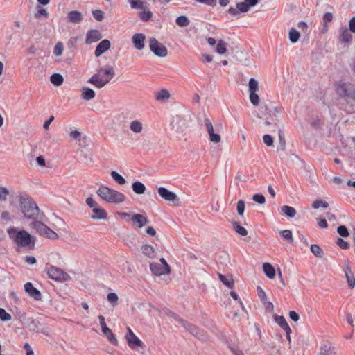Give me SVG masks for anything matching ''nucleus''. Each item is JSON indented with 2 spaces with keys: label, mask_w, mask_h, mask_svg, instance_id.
<instances>
[{
  "label": "nucleus",
  "mask_w": 355,
  "mask_h": 355,
  "mask_svg": "<svg viewBox=\"0 0 355 355\" xmlns=\"http://www.w3.org/2000/svg\"><path fill=\"white\" fill-rule=\"evenodd\" d=\"M258 3V0H244L243 2L236 3V8L241 12H248L251 7L254 6Z\"/></svg>",
  "instance_id": "nucleus-18"
},
{
  "label": "nucleus",
  "mask_w": 355,
  "mask_h": 355,
  "mask_svg": "<svg viewBox=\"0 0 355 355\" xmlns=\"http://www.w3.org/2000/svg\"><path fill=\"white\" fill-rule=\"evenodd\" d=\"M43 236L50 239H58L59 237L58 234L48 226Z\"/></svg>",
  "instance_id": "nucleus-46"
},
{
  "label": "nucleus",
  "mask_w": 355,
  "mask_h": 355,
  "mask_svg": "<svg viewBox=\"0 0 355 355\" xmlns=\"http://www.w3.org/2000/svg\"><path fill=\"white\" fill-rule=\"evenodd\" d=\"M132 188L133 191L137 194H143L146 191L145 185L139 181L134 182Z\"/></svg>",
  "instance_id": "nucleus-31"
},
{
  "label": "nucleus",
  "mask_w": 355,
  "mask_h": 355,
  "mask_svg": "<svg viewBox=\"0 0 355 355\" xmlns=\"http://www.w3.org/2000/svg\"><path fill=\"white\" fill-rule=\"evenodd\" d=\"M197 2L214 7L216 6L217 0H196Z\"/></svg>",
  "instance_id": "nucleus-62"
},
{
  "label": "nucleus",
  "mask_w": 355,
  "mask_h": 355,
  "mask_svg": "<svg viewBox=\"0 0 355 355\" xmlns=\"http://www.w3.org/2000/svg\"><path fill=\"white\" fill-rule=\"evenodd\" d=\"M107 300L113 306H115L117 304L119 298L115 293H109L107 295Z\"/></svg>",
  "instance_id": "nucleus-47"
},
{
  "label": "nucleus",
  "mask_w": 355,
  "mask_h": 355,
  "mask_svg": "<svg viewBox=\"0 0 355 355\" xmlns=\"http://www.w3.org/2000/svg\"><path fill=\"white\" fill-rule=\"evenodd\" d=\"M263 142L268 146H272L273 145V138L270 135H264L263 137Z\"/></svg>",
  "instance_id": "nucleus-59"
},
{
  "label": "nucleus",
  "mask_w": 355,
  "mask_h": 355,
  "mask_svg": "<svg viewBox=\"0 0 355 355\" xmlns=\"http://www.w3.org/2000/svg\"><path fill=\"white\" fill-rule=\"evenodd\" d=\"M12 318L10 314L7 313L5 309L0 308V320L2 321H8Z\"/></svg>",
  "instance_id": "nucleus-53"
},
{
  "label": "nucleus",
  "mask_w": 355,
  "mask_h": 355,
  "mask_svg": "<svg viewBox=\"0 0 355 355\" xmlns=\"http://www.w3.org/2000/svg\"><path fill=\"white\" fill-rule=\"evenodd\" d=\"M141 251H142V253L149 257V258H154L155 257L156 254H155V250L154 249V248L150 245H144L141 247Z\"/></svg>",
  "instance_id": "nucleus-28"
},
{
  "label": "nucleus",
  "mask_w": 355,
  "mask_h": 355,
  "mask_svg": "<svg viewBox=\"0 0 355 355\" xmlns=\"http://www.w3.org/2000/svg\"><path fill=\"white\" fill-rule=\"evenodd\" d=\"M248 87L250 101L253 105L257 106L259 104V97L256 93L259 89L258 81L253 78H250L248 83Z\"/></svg>",
  "instance_id": "nucleus-7"
},
{
  "label": "nucleus",
  "mask_w": 355,
  "mask_h": 355,
  "mask_svg": "<svg viewBox=\"0 0 355 355\" xmlns=\"http://www.w3.org/2000/svg\"><path fill=\"white\" fill-rule=\"evenodd\" d=\"M141 10L139 15L141 20L145 22L149 21L153 17V12L150 10V6Z\"/></svg>",
  "instance_id": "nucleus-33"
},
{
  "label": "nucleus",
  "mask_w": 355,
  "mask_h": 355,
  "mask_svg": "<svg viewBox=\"0 0 355 355\" xmlns=\"http://www.w3.org/2000/svg\"><path fill=\"white\" fill-rule=\"evenodd\" d=\"M110 175H111V177L112 178V179L114 181H116L119 184L123 185V184H125V182H126L125 179L121 175H120L119 173H117L116 171H112Z\"/></svg>",
  "instance_id": "nucleus-41"
},
{
  "label": "nucleus",
  "mask_w": 355,
  "mask_h": 355,
  "mask_svg": "<svg viewBox=\"0 0 355 355\" xmlns=\"http://www.w3.org/2000/svg\"><path fill=\"white\" fill-rule=\"evenodd\" d=\"M30 328L36 333H42L46 336H50L51 332V329L49 326L40 322L37 320L33 319L31 321Z\"/></svg>",
  "instance_id": "nucleus-8"
},
{
  "label": "nucleus",
  "mask_w": 355,
  "mask_h": 355,
  "mask_svg": "<svg viewBox=\"0 0 355 355\" xmlns=\"http://www.w3.org/2000/svg\"><path fill=\"white\" fill-rule=\"evenodd\" d=\"M96 193L103 200L109 203L119 204L126 199L123 193L105 185L100 186Z\"/></svg>",
  "instance_id": "nucleus-4"
},
{
  "label": "nucleus",
  "mask_w": 355,
  "mask_h": 355,
  "mask_svg": "<svg viewBox=\"0 0 355 355\" xmlns=\"http://www.w3.org/2000/svg\"><path fill=\"white\" fill-rule=\"evenodd\" d=\"M110 42L108 40L105 39L102 40L100 43H98L95 49V56L97 58L101 56L103 53L106 52L110 48Z\"/></svg>",
  "instance_id": "nucleus-19"
},
{
  "label": "nucleus",
  "mask_w": 355,
  "mask_h": 355,
  "mask_svg": "<svg viewBox=\"0 0 355 355\" xmlns=\"http://www.w3.org/2000/svg\"><path fill=\"white\" fill-rule=\"evenodd\" d=\"M282 213L289 218H293L296 214V210L294 207L284 205L281 208Z\"/></svg>",
  "instance_id": "nucleus-36"
},
{
  "label": "nucleus",
  "mask_w": 355,
  "mask_h": 355,
  "mask_svg": "<svg viewBox=\"0 0 355 355\" xmlns=\"http://www.w3.org/2000/svg\"><path fill=\"white\" fill-rule=\"evenodd\" d=\"M150 269L151 272L157 276H161L170 272V270L167 269L166 266H163V265L159 264V263L154 262L150 263Z\"/></svg>",
  "instance_id": "nucleus-16"
},
{
  "label": "nucleus",
  "mask_w": 355,
  "mask_h": 355,
  "mask_svg": "<svg viewBox=\"0 0 355 355\" xmlns=\"http://www.w3.org/2000/svg\"><path fill=\"white\" fill-rule=\"evenodd\" d=\"M146 37L143 33H136L132 37V41L135 49L142 50L144 47Z\"/></svg>",
  "instance_id": "nucleus-20"
},
{
  "label": "nucleus",
  "mask_w": 355,
  "mask_h": 355,
  "mask_svg": "<svg viewBox=\"0 0 355 355\" xmlns=\"http://www.w3.org/2000/svg\"><path fill=\"white\" fill-rule=\"evenodd\" d=\"M313 207L314 209H318L319 207H322L323 208H327L329 205L327 202L322 200H315L313 203Z\"/></svg>",
  "instance_id": "nucleus-51"
},
{
  "label": "nucleus",
  "mask_w": 355,
  "mask_h": 355,
  "mask_svg": "<svg viewBox=\"0 0 355 355\" xmlns=\"http://www.w3.org/2000/svg\"><path fill=\"white\" fill-rule=\"evenodd\" d=\"M78 41V37H71L68 40L67 45L69 49H75V48H76Z\"/></svg>",
  "instance_id": "nucleus-54"
},
{
  "label": "nucleus",
  "mask_w": 355,
  "mask_h": 355,
  "mask_svg": "<svg viewBox=\"0 0 355 355\" xmlns=\"http://www.w3.org/2000/svg\"><path fill=\"white\" fill-rule=\"evenodd\" d=\"M9 194V191L6 187H0V200L5 201Z\"/></svg>",
  "instance_id": "nucleus-56"
},
{
  "label": "nucleus",
  "mask_w": 355,
  "mask_h": 355,
  "mask_svg": "<svg viewBox=\"0 0 355 355\" xmlns=\"http://www.w3.org/2000/svg\"><path fill=\"white\" fill-rule=\"evenodd\" d=\"M352 39V35L347 28H341L340 29V41L343 42H349Z\"/></svg>",
  "instance_id": "nucleus-34"
},
{
  "label": "nucleus",
  "mask_w": 355,
  "mask_h": 355,
  "mask_svg": "<svg viewBox=\"0 0 355 355\" xmlns=\"http://www.w3.org/2000/svg\"><path fill=\"white\" fill-rule=\"evenodd\" d=\"M130 129L135 133H140L143 130V125L139 121L134 120L130 123Z\"/></svg>",
  "instance_id": "nucleus-35"
},
{
  "label": "nucleus",
  "mask_w": 355,
  "mask_h": 355,
  "mask_svg": "<svg viewBox=\"0 0 355 355\" xmlns=\"http://www.w3.org/2000/svg\"><path fill=\"white\" fill-rule=\"evenodd\" d=\"M350 85L351 84L349 83L339 81L335 84V91L340 97L349 98L351 92Z\"/></svg>",
  "instance_id": "nucleus-9"
},
{
  "label": "nucleus",
  "mask_w": 355,
  "mask_h": 355,
  "mask_svg": "<svg viewBox=\"0 0 355 355\" xmlns=\"http://www.w3.org/2000/svg\"><path fill=\"white\" fill-rule=\"evenodd\" d=\"M102 332L103 335L107 337L108 341L110 343H112L114 345H118V340L114 334L112 333V331L110 328H104V329L102 330Z\"/></svg>",
  "instance_id": "nucleus-27"
},
{
  "label": "nucleus",
  "mask_w": 355,
  "mask_h": 355,
  "mask_svg": "<svg viewBox=\"0 0 355 355\" xmlns=\"http://www.w3.org/2000/svg\"><path fill=\"white\" fill-rule=\"evenodd\" d=\"M216 51L218 54H224L227 51V43L223 40H218L216 49Z\"/></svg>",
  "instance_id": "nucleus-40"
},
{
  "label": "nucleus",
  "mask_w": 355,
  "mask_h": 355,
  "mask_svg": "<svg viewBox=\"0 0 355 355\" xmlns=\"http://www.w3.org/2000/svg\"><path fill=\"white\" fill-rule=\"evenodd\" d=\"M95 97V92L88 87H83L81 89V98L85 101H89L93 99Z\"/></svg>",
  "instance_id": "nucleus-26"
},
{
  "label": "nucleus",
  "mask_w": 355,
  "mask_h": 355,
  "mask_svg": "<svg viewBox=\"0 0 355 355\" xmlns=\"http://www.w3.org/2000/svg\"><path fill=\"white\" fill-rule=\"evenodd\" d=\"M67 19L71 24H80L83 20V15L80 11L71 10L67 13Z\"/></svg>",
  "instance_id": "nucleus-17"
},
{
  "label": "nucleus",
  "mask_w": 355,
  "mask_h": 355,
  "mask_svg": "<svg viewBox=\"0 0 355 355\" xmlns=\"http://www.w3.org/2000/svg\"><path fill=\"white\" fill-rule=\"evenodd\" d=\"M245 202L242 200H239L237 202V206H236V210H237L239 215H240V216L243 215V213L245 211Z\"/></svg>",
  "instance_id": "nucleus-52"
},
{
  "label": "nucleus",
  "mask_w": 355,
  "mask_h": 355,
  "mask_svg": "<svg viewBox=\"0 0 355 355\" xmlns=\"http://www.w3.org/2000/svg\"><path fill=\"white\" fill-rule=\"evenodd\" d=\"M233 227H234V231L236 233H238L239 234H240L241 236H246L248 234L247 230L245 227L241 226L236 222H234L233 223Z\"/></svg>",
  "instance_id": "nucleus-45"
},
{
  "label": "nucleus",
  "mask_w": 355,
  "mask_h": 355,
  "mask_svg": "<svg viewBox=\"0 0 355 355\" xmlns=\"http://www.w3.org/2000/svg\"><path fill=\"white\" fill-rule=\"evenodd\" d=\"M130 220L132 222L135 228L140 229L149 223V220L146 214H135L131 216Z\"/></svg>",
  "instance_id": "nucleus-11"
},
{
  "label": "nucleus",
  "mask_w": 355,
  "mask_h": 355,
  "mask_svg": "<svg viewBox=\"0 0 355 355\" xmlns=\"http://www.w3.org/2000/svg\"><path fill=\"white\" fill-rule=\"evenodd\" d=\"M263 270L264 273L268 278L272 279L275 277V270L274 267L271 264H270L268 263H263Z\"/></svg>",
  "instance_id": "nucleus-30"
},
{
  "label": "nucleus",
  "mask_w": 355,
  "mask_h": 355,
  "mask_svg": "<svg viewBox=\"0 0 355 355\" xmlns=\"http://www.w3.org/2000/svg\"><path fill=\"white\" fill-rule=\"evenodd\" d=\"M166 313L168 316L173 318L175 320L178 321L180 324L186 325V321L180 318L176 313H173V311L170 310H166Z\"/></svg>",
  "instance_id": "nucleus-48"
},
{
  "label": "nucleus",
  "mask_w": 355,
  "mask_h": 355,
  "mask_svg": "<svg viewBox=\"0 0 355 355\" xmlns=\"http://www.w3.org/2000/svg\"><path fill=\"white\" fill-rule=\"evenodd\" d=\"M125 339L128 346L133 350L144 348V343L134 333H131L130 336H125Z\"/></svg>",
  "instance_id": "nucleus-12"
},
{
  "label": "nucleus",
  "mask_w": 355,
  "mask_h": 355,
  "mask_svg": "<svg viewBox=\"0 0 355 355\" xmlns=\"http://www.w3.org/2000/svg\"><path fill=\"white\" fill-rule=\"evenodd\" d=\"M310 250L311 251V252L316 257H318V258H322V255H323V250H322V248L316 245V244H312L310 247Z\"/></svg>",
  "instance_id": "nucleus-43"
},
{
  "label": "nucleus",
  "mask_w": 355,
  "mask_h": 355,
  "mask_svg": "<svg viewBox=\"0 0 355 355\" xmlns=\"http://www.w3.org/2000/svg\"><path fill=\"white\" fill-rule=\"evenodd\" d=\"M337 245L342 249H348L349 248V245L348 243L345 241H344L343 239L339 238L337 240Z\"/></svg>",
  "instance_id": "nucleus-63"
},
{
  "label": "nucleus",
  "mask_w": 355,
  "mask_h": 355,
  "mask_svg": "<svg viewBox=\"0 0 355 355\" xmlns=\"http://www.w3.org/2000/svg\"><path fill=\"white\" fill-rule=\"evenodd\" d=\"M171 95L167 89H161L155 94V98L158 101H162L169 99Z\"/></svg>",
  "instance_id": "nucleus-29"
},
{
  "label": "nucleus",
  "mask_w": 355,
  "mask_h": 355,
  "mask_svg": "<svg viewBox=\"0 0 355 355\" xmlns=\"http://www.w3.org/2000/svg\"><path fill=\"white\" fill-rule=\"evenodd\" d=\"M20 211L24 218L31 220H42L44 214L39 209L37 203L31 197L20 196L19 198Z\"/></svg>",
  "instance_id": "nucleus-2"
},
{
  "label": "nucleus",
  "mask_w": 355,
  "mask_h": 355,
  "mask_svg": "<svg viewBox=\"0 0 355 355\" xmlns=\"http://www.w3.org/2000/svg\"><path fill=\"white\" fill-rule=\"evenodd\" d=\"M175 22L180 27H186L189 25L190 20L187 16L182 15L176 19Z\"/></svg>",
  "instance_id": "nucleus-38"
},
{
  "label": "nucleus",
  "mask_w": 355,
  "mask_h": 355,
  "mask_svg": "<svg viewBox=\"0 0 355 355\" xmlns=\"http://www.w3.org/2000/svg\"><path fill=\"white\" fill-rule=\"evenodd\" d=\"M252 200L259 204H263L266 202L265 197L262 194H254L252 197Z\"/></svg>",
  "instance_id": "nucleus-57"
},
{
  "label": "nucleus",
  "mask_w": 355,
  "mask_h": 355,
  "mask_svg": "<svg viewBox=\"0 0 355 355\" xmlns=\"http://www.w3.org/2000/svg\"><path fill=\"white\" fill-rule=\"evenodd\" d=\"M344 272L345 275V277L347 280L348 286L349 288H353L355 286V277L353 272L351 270L350 266L349 264H347L345 266Z\"/></svg>",
  "instance_id": "nucleus-21"
},
{
  "label": "nucleus",
  "mask_w": 355,
  "mask_h": 355,
  "mask_svg": "<svg viewBox=\"0 0 355 355\" xmlns=\"http://www.w3.org/2000/svg\"><path fill=\"white\" fill-rule=\"evenodd\" d=\"M204 125L209 135V140L215 144L219 143L221 140V137L218 134L214 133L212 123L207 117L204 120Z\"/></svg>",
  "instance_id": "nucleus-10"
},
{
  "label": "nucleus",
  "mask_w": 355,
  "mask_h": 355,
  "mask_svg": "<svg viewBox=\"0 0 355 355\" xmlns=\"http://www.w3.org/2000/svg\"><path fill=\"white\" fill-rule=\"evenodd\" d=\"M9 238L12 240L18 247L26 248L32 250L34 248L35 238L31 236L27 231L19 230L16 227H10L7 230Z\"/></svg>",
  "instance_id": "nucleus-1"
},
{
  "label": "nucleus",
  "mask_w": 355,
  "mask_h": 355,
  "mask_svg": "<svg viewBox=\"0 0 355 355\" xmlns=\"http://www.w3.org/2000/svg\"><path fill=\"white\" fill-rule=\"evenodd\" d=\"M300 37V33L295 28H292L289 31V40L291 42L295 43L297 42Z\"/></svg>",
  "instance_id": "nucleus-44"
},
{
  "label": "nucleus",
  "mask_w": 355,
  "mask_h": 355,
  "mask_svg": "<svg viewBox=\"0 0 355 355\" xmlns=\"http://www.w3.org/2000/svg\"><path fill=\"white\" fill-rule=\"evenodd\" d=\"M46 271L49 277L57 282H66L70 279V276L67 272L61 268L55 267L53 265H46Z\"/></svg>",
  "instance_id": "nucleus-5"
},
{
  "label": "nucleus",
  "mask_w": 355,
  "mask_h": 355,
  "mask_svg": "<svg viewBox=\"0 0 355 355\" xmlns=\"http://www.w3.org/2000/svg\"><path fill=\"white\" fill-rule=\"evenodd\" d=\"M132 9L143 10L148 6L149 3L142 0H128Z\"/></svg>",
  "instance_id": "nucleus-24"
},
{
  "label": "nucleus",
  "mask_w": 355,
  "mask_h": 355,
  "mask_svg": "<svg viewBox=\"0 0 355 355\" xmlns=\"http://www.w3.org/2000/svg\"><path fill=\"white\" fill-rule=\"evenodd\" d=\"M280 236L285 240L288 241L290 243H293V237L292 232L289 230H281L279 232Z\"/></svg>",
  "instance_id": "nucleus-39"
},
{
  "label": "nucleus",
  "mask_w": 355,
  "mask_h": 355,
  "mask_svg": "<svg viewBox=\"0 0 355 355\" xmlns=\"http://www.w3.org/2000/svg\"><path fill=\"white\" fill-rule=\"evenodd\" d=\"M92 15L98 21H101L104 18V12L101 10H93Z\"/></svg>",
  "instance_id": "nucleus-50"
},
{
  "label": "nucleus",
  "mask_w": 355,
  "mask_h": 355,
  "mask_svg": "<svg viewBox=\"0 0 355 355\" xmlns=\"http://www.w3.org/2000/svg\"><path fill=\"white\" fill-rule=\"evenodd\" d=\"M324 26H327V24L333 20V15L331 12H326L322 17Z\"/></svg>",
  "instance_id": "nucleus-58"
},
{
  "label": "nucleus",
  "mask_w": 355,
  "mask_h": 355,
  "mask_svg": "<svg viewBox=\"0 0 355 355\" xmlns=\"http://www.w3.org/2000/svg\"><path fill=\"white\" fill-rule=\"evenodd\" d=\"M92 212L91 218L94 220L105 219L107 217V211L99 206L93 209Z\"/></svg>",
  "instance_id": "nucleus-22"
},
{
  "label": "nucleus",
  "mask_w": 355,
  "mask_h": 355,
  "mask_svg": "<svg viewBox=\"0 0 355 355\" xmlns=\"http://www.w3.org/2000/svg\"><path fill=\"white\" fill-rule=\"evenodd\" d=\"M274 319L275 321L279 325V327L284 331L288 330L290 329V327L284 316L275 315Z\"/></svg>",
  "instance_id": "nucleus-32"
},
{
  "label": "nucleus",
  "mask_w": 355,
  "mask_h": 355,
  "mask_svg": "<svg viewBox=\"0 0 355 355\" xmlns=\"http://www.w3.org/2000/svg\"><path fill=\"white\" fill-rule=\"evenodd\" d=\"M338 233L343 237L347 236L349 235L348 230L347 227L344 225H340L337 229Z\"/></svg>",
  "instance_id": "nucleus-60"
},
{
  "label": "nucleus",
  "mask_w": 355,
  "mask_h": 355,
  "mask_svg": "<svg viewBox=\"0 0 355 355\" xmlns=\"http://www.w3.org/2000/svg\"><path fill=\"white\" fill-rule=\"evenodd\" d=\"M51 83L55 86H60L64 81L63 77L60 73H53L50 77Z\"/></svg>",
  "instance_id": "nucleus-37"
},
{
  "label": "nucleus",
  "mask_w": 355,
  "mask_h": 355,
  "mask_svg": "<svg viewBox=\"0 0 355 355\" xmlns=\"http://www.w3.org/2000/svg\"><path fill=\"white\" fill-rule=\"evenodd\" d=\"M102 38L101 33L96 29L89 30L87 32L85 43L87 44H91L96 42Z\"/></svg>",
  "instance_id": "nucleus-15"
},
{
  "label": "nucleus",
  "mask_w": 355,
  "mask_h": 355,
  "mask_svg": "<svg viewBox=\"0 0 355 355\" xmlns=\"http://www.w3.org/2000/svg\"><path fill=\"white\" fill-rule=\"evenodd\" d=\"M42 16L48 17L49 13L44 8H40L36 13H35V17L37 19L40 18Z\"/></svg>",
  "instance_id": "nucleus-61"
},
{
  "label": "nucleus",
  "mask_w": 355,
  "mask_h": 355,
  "mask_svg": "<svg viewBox=\"0 0 355 355\" xmlns=\"http://www.w3.org/2000/svg\"><path fill=\"white\" fill-rule=\"evenodd\" d=\"M158 193L163 199L166 201L174 202L178 200L177 195L165 187H159L158 189Z\"/></svg>",
  "instance_id": "nucleus-13"
},
{
  "label": "nucleus",
  "mask_w": 355,
  "mask_h": 355,
  "mask_svg": "<svg viewBox=\"0 0 355 355\" xmlns=\"http://www.w3.org/2000/svg\"><path fill=\"white\" fill-rule=\"evenodd\" d=\"M31 227L33 230H35L39 234L43 236L47 227V225H46L42 222L39 221L38 220H34V221H33L31 223Z\"/></svg>",
  "instance_id": "nucleus-23"
},
{
  "label": "nucleus",
  "mask_w": 355,
  "mask_h": 355,
  "mask_svg": "<svg viewBox=\"0 0 355 355\" xmlns=\"http://www.w3.org/2000/svg\"><path fill=\"white\" fill-rule=\"evenodd\" d=\"M149 48L157 56L166 57L168 54L166 47L154 37L149 40Z\"/></svg>",
  "instance_id": "nucleus-6"
},
{
  "label": "nucleus",
  "mask_w": 355,
  "mask_h": 355,
  "mask_svg": "<svg viewBox=\"0 0 355 355\" xmlns=\"http://www.w3.org/2000/svg\"><path fill=\"white\" fill-rule=\"evenodd\" d=\"M185 329L189 331L191 334H192L193 336L201 338V336H202V331H200L197 327L193 325L192 324H190L186 321V325L185 324H181Z\"/></svg>",
  "instance_id": "nucleus-25"
},
{
  "label": "nucleus",
  "mask_w": 355,
  "mask_h": 355,
  "mask_svg": "<svg viewBox=\"0 0 355 355\" xmlns=\"http://www.w3.org/2000/svg\"><path fill=\"white\" fill-rule=\"evenodd\" d=\"M86 203L89 207L92 208V209L99 206L98 203L91 197L86 199Z\"/></svg>",
  "instance_id": "nucleus-64"
},
{
  "label": "nucleus",
  "mask_w": 355,
  "mask_h": 355,
  "mask_svg": "<svg viewBox=\"0 0 355 355\" xmlns=\"http://www.w3.org/2000/svg\"><path fill=\"white\" fill-rule=\"evenodd\" d=\"M62 51H63L62 43L60 42H57L55 45L54 50H53L54 55L56 56H60L62 54Z\"/></svg>",
  "instance_id": "nucleus-49"
},
{
  "label": "nucleus",
  "mask_w": 355,
  "mask_h": 355,
  "mask_svg": "<svg viewBox=\"0 0 355 355\" xmlns=\"http://www.w3.org/2000/svg\"><path fill=\"white\" fill-rule=\"evenodd\" d=\"M220 280L227 286L228 288H232L234 286L233 279L231 277H226L220 273H218Z\"/></svg>",
  "instance_id": "nucleus-42"
},
{
  "label": "nucleus",
  "mask_w": 355,
  "mask_h": 355,
  "mask_svg": "<svg viewBox=\"0 0 355 355\" xmlns=\"http://www.w3.org/2000/svg\"><path fill=\"white\" fill-rule=\"evenodd\" d=\"M114 76L115 72L112 67H101L96 70V73L87 82L100 89L106 85Z\"/></svg>",
  "instance_id": "nucleus-3"
},
{
  "label": "nucleus",
  "mask_w": 355,
  "mask_h": 355,
  "mask_svg": "<svg viewBox=\"0 0 355 355\" xmlns=\"http://www.w3.org/2000/svg\"><path fill=\"white\" fill-rule=\"evenodd\" d=\"M331 347L328 344H322L320 347V355L325 354L326 353L331 352Z\"/></svg>",
  "instance_id": "nucleus-55"
},
{
  "label": "nucleus",
  "mask_w": 355,
  "mask_h": 355,
  "mask_svg": "<svg viewBox=\"0 0 355 355\" xmlns=\"http://www.w3.org/2000/svg\"><path fill=\"white\" fill-rule=\"evenodd\" d=\"M24 290L26 293L28 294V295L33 297L35 300H42V294L40 291L35 288L33 284L31 282H27L24 285Z\"/></svg>",
  "instance_id": "nucleus-14"
}]
</instances>
